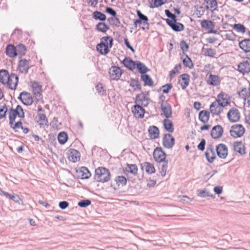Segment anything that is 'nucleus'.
I'll return each mask as SVG.
<instances>
[{"mask_svg": "<svg viewBox=\"0 0 250 250\" xmlns=\"http://www.w3.org/2000/svg\"><path fill=\"white\" fill-rule=\"evenodd\" d=\"M94 179L99 182H107L110 179V171L105 167H99L95 169Z\"/></svg>", "mask_w": 250, "mask_h": 250, "instance_id": "nucleus-1", "label": "nucleus"}, {"mask_svg": "<svg viewBox=\"0 0 250 250\" xmlns=\"http://www.w3.org/2000/svg\"><path fill=\"white\" fill-rule=\"evenodd\" d=\"M136 13L138 19L134 21L133 25L135 28H136L137 27L138 24H142L143 26L141 27V29L144 31H148L149 29L148 17L139 10H137Z\"/></svg>", "mask_w": 250, "mask_h": 250, "instance_id": "nucleus-2", "label": "nucleus"}, {"mask_svg": "<svg viewBox=\"0 0 250 250\" xmlns=\"http://www.w3.org/2000/svg\"><path fill=\"white\" fill-rule=\"evenodd\" d=\"M20 118L24 117V112L22 107L18 105L16 109H10L9 112V125L12 126L13 123L15 122V119L17 117Z\"/></svg>", "mask_w": 250, "mask_h": 250, "instance_id": "nucleus-3", "label": "nucleus"}, {"mask_svg": "<svg viewBox=\"0 0 250 250\" xmlns=\"http://www.w3.org/2000/svg\"><path fill=\"white\" fill-rule=\"evenodd\" d=\"M42 85L39 83L34 82L32 83V103L35 101L36 103L42 101Z\"/></svg>", "mask_w": 250, "mask_h": 250, "instance_id": "nucleus-4", "label": "nucleus"}, {"mask_svg": "<svg viewBox=\"0 0 250 250\" xmlns=\"http://www.w3.org/2000/svg\"><path fill=\"white\" fill-rule=\"evenodd\" d=\"M160 100H161V108L164 113V116L167 118H169L171 117L172 109L170 105L165 101V96L161 95L160 96Z\"/></svg>", "mask_w": 250, "mask_h": 250, "instance_id": "nucleus-5", "label": "nucleus"}, {"mask_svg": "<svg viewBox=\"0 0 250 250\" xmlns=\"http://www.w3.org/2000/svg\"><path fill=\"white\" fill-rule=\"evenodd\" d=\"M245 131V128L241 125H234L231 126L229 130L230 135L234 138H237L241 137L243 135Z\"/></svg>", "mask_w": 250, "mask_h": 250, "instance_id": "nucleus-6", "label": "nucleus"}, {"mask_svg": "<svg viewBox=\"0 0 250 250\" xmlns=\"http://www.w3.org/2000/svg\"><path fill=\"white\" fill-rule=\"evenodd\" d=\"M37 116L38 117V120L37 122L39 123L40 127H48V120L45 114L43 113L42 107L41 106L38 107Z\"/></svg>", "mask_w": 250, "mask_h": 250, "instance_id": "nucleus-7", "label": "nucleus"}, {"mask_svg": "<svg viewBox=\"0 0 250 250\" xmlns=\"http://www.w3.org/2000/svg\"><path fill=\"white\" fill-rule=\"evenodd\" d=\"M227 117L230 122H237L240 120V113L237 108H232L228 112Z\"/></svg>", "mask_w": 250, "mask_h": 250, "instance_id": "nucleus-8", "label": "nucleus"}, {"mask_svg": "<svg viewBox=\"0 0 250 250\" xmlns=\"http://www.w3.org/2000/svg\"><path fill=\"white\" fill-rule=\"evenodd\" d=\"M201 25L202 28L208 30V33H218L217 30L214 29L215 25V22L210 20H203L201 22Z\"/></svg>", "mask_w": 250, "mask_h": 250, "instance_id": "nucleus-9", "label": "nucleus"}, {"mask_svg": "<svg viewBox=\"0 0 250 250\" xmlns=\"http://www.w3.org/2000/svg\"><path fill=\"white\" fill-rule=\"evenodd\" d=\"M153 155L154 160L158 163L166 161V154L162 150L161 147H156L154 150Z\"/></svg>", "mask_w": 250, "mask_h": 250, "instance_id": "nucleus-10", "label": "nucleus"}, {"mask_svg": "<svg viewBox=\"0 0 250 250\" xmlns=\"http://www.w3.org/2000/svg\"><path fill=\"white\" fill-rule=\"evenodd\" d=\"M237 70L243 75L250 72V61L244 60L237 65Z\"/></svg>", "mask_w": 250, "mask_h": 250, "instance_id": "nucleus-11", "label": "nucleus"}, {"mask_svg": "<svg viewBox=\"0 0 250 250\" xmlns=\"http://www.w3.org/2000/svg\"><path fill=\"white\" fill-rule=\"evenodd\" d=\"M223 106H221L220 103L215 101L212 102L209 107L210 112L212 116L214 115H219L220 114L223 112Z\"/></svg>", "mask_w": 250, "mask_h": 250, "instance_id": "nucleus-12", "label": "nucleus"}, {"mask_svg": "<svg viewBox=\"0 0 250 250\" xmlns=\"http://www.w3.org/2000/svg\"><path fill=\"white\" fill-rule=\"evenodd\" d=\"M110 78L111 80L117 81L120 79L122 72L119 67L112 66L109 70Z\"/></svg>", "mask_w": 250, "mask_h": 250, "instance_id": "nucleus-13", "label": "nucleus"}, {"mask_svg": "<svg viewBox=\"0 0 250 250\" xmlns=\"http://www.w3.org/2000/svg\"><path fill=\"white\" fill-rule=\"evenodd\" d=\"M175 144V139L170 134H166L163 138V145L167 148H172Z\"/></svg>", "mask_w": 250, "mask_h": 250, "instance_id": "nucleus-14", "label": "nucleus"}, {"mask_svg": "<svg viewBox=\"0 0 250 250\" xmlns=\"http://www.w3.org/2000/svg\"><path fill=\"white\" fill-rule=\"evenodd\" d=\"M215 101L224 107L229 104L230 97L226 93L221 92L218 95Z\"/></svg>", "mask_w": 250, "mask_h": 250, "instance_id": "nucleus-15", "label": "nucleus"}, {"mask_svg": "<svg viewBox=\"0 0 250 250\" xmlns=\"http://www.w3.org/2000/svg\"><path fill=\"white\" fill-rule=\"evenodd\" d=\"M216 153L218 156L221 159H225L228 154V149L226 145L220 144L216 147Z\"/></svg>", "mask_w": 250, "mask_h": 250, "instance_id": "nucleus-16", "label": "nucleus"}, {"mask_svg": "<svg viewBox=\"0 0 250 250\" xmlns=\"http://www.w3.org/2000/svg\"><path fill=\"white\" fill-rule=\"evenodd\" d=\"M166 21L167 25L175 32H180L184 29V25L181 23L177 22V20L170 21L169 19H167Z\"/></svg>", "mask_w": 250, "mask_h": 250, "instance_id": "nucleus-17", "label": "nucleus"}, {"mask_svg": "<svg viewBox=\"0 0 250 250\" xmlns=\"http://www.w3.org/2000/svg\"><path fill=\"white\" fill-rule=\"evenodd\" d=\"M149 99L144 93H142L136 96L135 103L137 104H140L141 106H146L149 104Z\"/></svg>", "mask_w": 250, "mask_h": 250, "instance_id": "nucleus-18", "label": "nucleus"}, {"mask_svg": "<svg viewBox=\"0 0 250 250\" xmlns=\"http://www.w3.org/2000/svg\"><path fill=\"white\" fill-rule=\"evenodd\" d=\"M18 83V77L16 74H11L10 75L8 79L7 80V84L8 87L12 90H15L16 88Z\"/></svg>", "mask_w": 250, "mask_h": 250, "instance_id": "nucleus-19", "label": "nucleus"}, {"mask_svg": "<svg viewBox=\"0 0 250 250\" xmlns=\"http://www.w3.org/2000/svg\"><path fill=\"white\" fill-rule=\"evenodd\" d=\"M233 150L240 155L246 154V147L242 141H235L233 143Z\"/></svg>", "mask_w": 250, "mask_h": 250, "instance_id": "nucleus-20", "label": "nucleus"}, {"mask_svg": "<svg viewBox=\"0 0 250 250\" xmlns=\"http://www.w3.org/2000/svg\"><path fill=\"white\" fill-rule=\"evenodd\" d=\"M221 81V80L219 76L210 74L208 76L206 82L207 84L210 85L217 86L220 85Z\"/></svg>", "mask_w": 250, "mask_h": 250, "instance_id": "nucleus-21", "label": "nucleus"}, {"mask_svg": "<svg viewBox=\"0 0 250 250\" xmlns=\"http://www.w3.org/2000/svg\"><path fill=\"white\" fill-rule=\"evenodd\" d=\"M68 159L73 163L79 161L80 159L79 151L74 149H70L67 154Z\"/></svg>", "mask_w": 250, "mask_h": 250, "instance_id": "nucleus-22", "label": "nucleus"}, {"mask_svg": "<svg viewBox=\"0 0 250 250\" xmlns=\"http://www.w3.org/2000/svg\"><path fill=\"white\" fill-rule=\"evenodd\" d=\"M205 156L207 161L212 163L216 158L215 153L214 150V148L212 145H209L207 148L206 152H205Z\"/></svg>", "mask_w": 250, "mask_h": 250, "instance_id": "nucleus-23", "label": "nucleus"}, {"mask_svg": "<svg viewBox=\"0 0 250 250\" xmlns=\"http://www.w3.org/2000/svg\"><path fill=\"white\" fill-rule=\"evenodd\" d=\"M223 131V128L220 125H216L213 127L210 135L213 138L218 139L222 136Z\"/></svg>", "mask_w": 250, "mask_h": 250, "instance_id": "nucleus-24", "label": "nucleus"}, {"mask_svg": "<svg viewBox=\"0 0 250 250\" xmlns=\"http://www.w3.org/2000/svg\"><path fill=\"white\" fill-rule=\"evenodd\" d=\"M30 68L29 62L28 61L23 59L19 62L18 70L21 73L26 74Z\"/></svg>", "mask_w": 250, "mask_h": 250, "instance_id": "nucleus-25", "label": "nucleus"}, {"mask_svg": "<svg viewBox=\"0 0 250 250\" xmlns=\"http://www.w3.org/2000/svg\"><path fill=\"white\" fill-rule=\"evenodd\" d=\"M132 112L136 117L143 118L144 117L145 110L141 105L135 104L132 109Z\"/></svg>", "mask_w": 250, "mask_h": 250, "instance_id": "nucleus-26", "label": "nucleus"}, {"mask_svg": "<svg viewBox=\"0 0 250 250\" xmlns=\"http://www.w3.org/2000/svg\"><path fill=\"white\" fill-rule=\"evenodd\" d=\"M18 99L25 105H29L31 104V96L28 92L25 91L21 92Z\"/></svg>", "mask_w": 250, "mask_h": 250, "instance_id": "nucleus-27", "label": "nucleus"}, {"mask_svg": "<svg viewBox=\"0 0 250 250\" xmlns=\"http://www.w3.org/2000/svg\"><path fill=\"white\" fill-rule=\"evenodd\" d=\"M189 76L187 73L183 74L180 76L179 79V83L181 85V86L183 89H185L188 85L190 79Z\"/></svg>", "mask_w": 250, "mask_h": 250, "instance_id": "nucleus-28", "label": "nucleus"}, {"mask_svg": "<svg viewBox=\"0 0 250 250\" xmlns=\"http://www.w3.org/2000/svg\"><path fill=\"white\" fill-rule=\"evenodd\" d=\"M239 96L244 100L245 103H247L248 106H250V91L246 88H242L239 92Z\"/></svg>", "mask_w": 250, "mask_h": 250, "instance_id": "nucleus-29", "label": "nucleus"}, {"mask_svg": "<svg viewBox=\"0 0 250 250\" xmlns=\"http://www.w3.org/2000/svg\"><path fill=\"white\" fill-rule=\"evenodd\" d=\"M5 53L6 55L10 58H14L17 56V50H16V48L12 44L7 45Z\"/></svg>", "mask_w": 250, "mask_h": 250, "instance_id": "nucleus-30", "label": "nucleus"}, {"mask_svg": "<svg viewBox=\"0 0 250 250\" xmlns=\"http://www.w3.org/2000/svg\"><path fill=\"white\" fill-rule=\"evenodd\" d=\"M204 2L206 3L205 7L207 10L214 11L217 9L218 3L216 0H205Z\"/></svg>", "mask_w": 250, "mask_h": 250, "instance_id": "nucleus-31", "label": "nucleus"}, {"mask_svg": "<svg viewBox=\"0 0 250 250\" xmlns=\"http://www.w3.org/2000/svg\"><path fill=\"white\" fill-rule=\"evenodd\" d=\"M78 177L82 179H88L91 176V173L86 167H81L78 172Z\"/></svg>", "mask_w": 250, "mask_h": 250, "instance_id": "nucleus-32", "label": "nucleus"}, {"mask_svg": "<svg viewBox=\"0 0 250 250\" xmlns=\"http://www.w3.org/2000/svg\"><path fill=\"white\" fill-rule=\"evenodd\" d=\"M239 46L240 49L245 52H250V39H245L239 42Z\"/></svg>", "mask_w": 250, "mask_h": 250, "instance_id": "nucleus-33", "label": "nucleus"}, {"mask_svg": "<svg viewBox=\"0 0 250 250\" xmlns=\"http://www.w3.org/2000/svg\"><path fill=\"white\" fill-rule=\"evenodd\" d=\"M149 137L152 139L157 138L159 135V128L154 125L150 126L148 130Z\"/></svg>", "mask_w": 250, "mask_h": 250, "instance_id": "nucleus-34", "label": "nucleus"}, {"mask_svg": "<svg viewBox=\"0 0 250 250\" xmlns=\"http://www.w3.org/2000/svg\"><path fill=\"white\" fill-rule=\"evenodd\" d=\"M136 62H137V61H133L128 57H125L123 61V63L124 66L131 70H132L136 67Z\"/></svg>", "mask_w": 250, "mask_h": 250, "instance_id": "nucleus-35", "label": "nucleus"}, {"mask_svg": "<svg viewBox=\"0 0 250 250\" xmlns=\"http://www.w3.org/2000/svg\"><path fill=\"white\" fill-rule=\"evenodd\" d=\"M96 49L102 55H106L110 51L108 46L105 45L103 41L101 42L99 44H97Z\"/></svg>", "mask_w": 250, "mask_h": 250, "instance_id": "nucleus-36", "label": "nucleus"}, {"mask_svg": "<svg viewBox=\"0 0 250 250\" xmlns=\"http://www.w3.org/2000/svg\"><path fill=\"white\" fill-rule=\"evenodd\" d=\"M209 119V112L207 110H202L199 113V119L202 123L206 124Z\"/></svg>", "mask_w": 250, "mask_h": 250, "instance_id": "nucleus-37", "label": "nucleus"}, {"mask_svg": "<svg viewBox=\"0 0 250 250\" xmlns=\"http://www.w3.org/2000/svg\"><path fill=\"white\" fill-rule=\"evenodd\" d=\"M136 67L142 75L146 74V73L149 71L148 68L145 64L140 61H137V62H136Z\"/></svg>", "mask_w": 250, "mask_h": 250, "instance_id": "nucleus-38", "label": "nucleus"}, {"mask_svg": "<svg viewBox=\"0 0 250 250\" xmlns=\"http://www.w3.org/2000/svg\"><path fill=\"white\" fill-rule=\"evenodd\" d=\"M163 124L165 129L168 132L172 133L174 131L173 125L172 122L168 119V118L164 119Z\"/></svg>", "mask_w": 250, "mask_h": 250, "instance_id": "nucleus-39", "label": "nucleus"}, {"mask_svg": "<svg viewBox=\"0 0 250 250\" xmlns=\"http://www.w3.org/2000/svg\"><path fill=\"white\" fill-rule=\"evenodd\" d=\"M9 76L7 70L4 69L0 70V82L3 84H6Z\"/></svg>", "mask_w": 250, "mask_h": 250, "instance_id": "nucleus-40", "label": "nucleus"}, {"mask_svg": "<svg viewBox=\"0 0 250 250\" xmlns=\"http://www.w3.org/2000/svg\"><path fill=\"white\" fill-rule=\"evenodd\" d=\"M167 0H151L149 2V7L154 8L161 6L166 3Z\"/></svg>", "mask_w": 250, "mask_h": 250, "instance_id": "nucleus-41", "label": "nucleus"}, {"mask_svg": "<svg viewBox=\"0 0 250 250\" xmlns=\"http://www.w3.org/2000/svg\"><path fill=\"white\" fill-rule=\"evenodd\" d=\"M141 79L145 83V85L152 86L154 82L151 77L147 74L141 75Z\"/></svg>", "mask_w": 250, "mask_h": 250, "instance_id": "nucleus-42", "label": "nucleus"}, {"mask_svg": "<svg viewBox=\"0 0 250 250\" xmlns=\"http://www.w3.org/2000/svg\"><path fill=\"white\" fill-rule=\"evenodd\" d=\"M93 18L96 20H99L101 21H104L106 20V16L104 13L96 11L93 13L92 14Z\"/></svg>", "mask_w": 250, "mask_h": 250, "instance_id": "nucleus-43", "label": "nucleus"}, {"mask_svg": "<svg viewBox=\"0 0 250 250\" xmlns=\"http://www.w3.org/2000/svg\"><path fill=\"white\" fill-rule=\"evenodd\" d=\"M125 170L133 175H136L137 173L138 167L135 164H127Z\"/></svg>", "mask_w": 250, "mask_h": 250, "instance_id": "nucleus-44", "label": "nucleus"}, {"mask_svg": "<svg viewBox=\"0 0 250 250\" xmlns=\"http://www.w3.org/2000/svg\"><path fill=\"white\" fill-rule=\"evenodd\" d=\"M68 139V136L66 132H61L59 133L58 136V140L59 143L61 145L64 144Z\"/></svg>", "mask_w": 250, "mask_h": 250, "instance_id": "nucleus-45", "label": "nucleus"}, {"mask_svg": "<svg viewBox=\"0 0 250 250\" xmlns=\"http://www.w3.org/2000/svg\"><path fill=\"white\" fill-rule=\"evenodd\" d=\"M202 52H204V54L206 56H208L211 58H213L216 55V51L215 49L212 48H202Z\"/></svg>", "mask_w": 250, "mask_h": 250, "instance_id": "nucleus-46", "label": "nucleus"}, {"mask_svg": "<svg viewBox=\"0 0 250 250\" xmlns=\"http://www.w3.org/2000/svg\"><path fill=\"white\" fill-rule=\"evenodd\" d=\"M146 171L148 174L155 173V169L154 166L149 162H145L144 166Z\"/></svg>", "mask_w": 250, "mask_h": 250, "instance_id": "nucleus-47", "label": "nucleus"}, {"mask_svg": "<svg viewBox=\"0 0 250 250\" xmlns=\"http://www.w3.org/2000/svg\"><path fill=\"white\" fill-rule=\"evenodd\" d=\"M102 41H103V42L105 45L108 46V48L112 47L113 40L111 37H104L101 39V42Z\"/></svg>", "mask_w": 250, "mask_h": 250, "instance_id": "nucleus-48", "label": "nucleus"}, {"mask_svg": "<svg viewBox=\"0 0 250 250\" xmlns=\"http://www.w3.org/2000/svg\"><path fill=\"white\" fill-rule=\"evenodd\" d=\"M130 85L133 88L134 91L140 90L141 89V85L138 79H131Z\"/></svg>", "mask_w": 250, "mask_h": 250, "instance_id": "nucleus-49", "label": "nucleus"}, {"mask_svg": "<svg viewBox=\"0 0 250 250\" xmlns=\"http://www.w3.org/2000/svg\"><path fill=\"white\" fill-rule=\"evenodd\" d=\"M186 58L183 59V63L186 67H187L190 69L192 68L193 67V62L190 58L188 56L185 54Z\"/></svg>", "mask_w": 250, "mask_h": 250, "instance_id": "nucleus-50", "label": "nucleus"}, {"mask_svg": "<svg viewBox=\"0 0 250 250\" xmlns=\"http://www.w3.org/2000/svg\"><path fill=\"white\" fill-rule=\"evenodd\" d=\"M108 29L109 27L104 22H99L96 25V29L99 32L105 33Z\"/></svg>", "mask_w": 250, "mask_h": 250, "instance_id": "nucleus-51", "label": "nucleus"}, {"mask_svg": "<svg viewBox=\"0 0 250 250\" xmlns=\"http://www.w3.org/2000/svg\"><path fill=\"white\" fill-rule=\"evenodd\" d=\"M16 50H17V56L19 55L21 57L23 55H25L26 52V47L22 44H18L16 47Z\"/></svg>", "mask_w": 250, "mask_h": 250, "instance_id": "nucleus-52", "label": "nucleus"}, {"mask_svg": "<svg viewBox=\"0 0 250 250\" xmlns=\"http://www.w3.org/2000/svg\"><path fill=\"white\" fill-rule=\"evenodd\" d=\"M168 167V161H166L163 162V164L161 166H160V173H161V176H165L166 174V172L167 171Z\"/></svg>", "mask_w": 250, "mask_h": 250, "instance_id": "nucleus-53", "label": "nucleus"}, {"mask_svg": "<svg viewBox=\"0 0 250 250\" xmlns=\"http://www.w3.org/2000/svg\"><path fill=\"white\" fill-rule=\"evenodd\" d=\"M233 29L237 32H240L243 34L246 32V28L244 25L241 23L234 24L233 25Z\"/></svg>", "mask_w": 250, "mask_h": 250, "instance_id": "nucleus-54", "label": "nucleus"}, {"mask_svg": "<svg viewBox=\"0 0 250 250\" xmlns=\"http://www.w3.org/2000/svg\"><path fill=\"white\" fill-rule=\"evenodd\" d=\"M115 181L116 184L118 185H121L124 186L126 185L127 183V179L126 178L123 176H118L115 178Z\"/></svg>", "mask_w": 250, "mask_h": 250, "instance_id": "nucleus-55", "label": "nucleus"}, {"mask_svg": "<svg viewBox=\"0 0 250 250\" xmlns=\"http://www.w3.org/2000/svg\"><path fill=\"white\" fill-rule=\"evenodd\" d=\"M95 88L100 95L104 96L106 95V90L104 88L102 83H98Z\"/></svg>", "mask_w": 250, "mask_h": 250, "instance_id": "nucleus-56", "label": "nucleus"}, {"mask_svg": "<svg viewBox=\"0 0 250 250\" xmlns=\"http://www.w3.org/2000/svg\"><path fill=\"white\" fill-rule=\"evenodd\" d=\"M181 68L182 65L181 63L176 64L174 68L169 72V77L170 78H172L173 77V75L178 73L179 71L181 69Z\"/></svg>", "mask_w": 250, "mask_h": 250, "instance_id": "nucleus-57", "label": "nucleus"}, {"mask_svg": "<svg viewBox=\"0 0 250 250\" xmlns=\"http://www.w3.org/2000/svg\"><path fill=\"white\" fill-rule=\"evenodd\" d=\"M91 204V202L89 199L82 200L79 201L78 203L79 207L81 208H85L89 206Z\"/></svg>", "mask_w": 250, "mask_h": 250, "instance_id": "nucleus-58", "label": "nucleus"}, {"mask_svg": "<svg viewBox=\"0 0 250 250\" xmlns=\"http://www.w3.org/2000/svg\"><path fill=\"white\" fill-rule=\"evenodd\" d=\"M198 195L201 197H213V195H210L208 191L206 189H199L198 190Z\"/></svg>", "mask_w": 250, "mask_h": 250, "instance_id": "nucleus-59", "label": "nucleus"}, {"mask_svg": "<svg viewBox=\"0 0 250 250\" xmlns=\"http://www.w3.org/2000/svg\"><path fill=\"white\" fill-rule=\"evenodd\" d=\"M225 38L226 40L234 41L236 38V35L233 32L229 31L225 35Z\"/></svg>", "mask_w": 250, "mask_h": 250, "instance_id": "nucleus-60", "label": "nucleus"}, {"mask_svg": "<svg viewBox=\"0 0 250 250\" xmlns=\"http://www.w3.org/2000/svg\"><path fill=\"white\" fill-rule=\"evenodd\" d=\"M16 132L18 131L19 129H23L22 123L21 121H18L15 124L13 123L12 126H10Z\"/></svg>", "mask_w": 250, "mask_h": 250, "instance_id": "nucleus-61", "label": "nucleus"}, {"mask_svg": "<svg viewBox=\"0 0 250 250\" xmlns=\"http://www.w3.org/2000/svg\"><path fill=\"white\" fill-rule=\"evenodd\" d=\"M7 111V108L5 104H4L0 107V119L5 117Z\"/></svg>", "mask_w": 250, "mask_h": 250, "instance_id": "nucleus-62", "label": "nucleus"}, {"mask_svg": "<svg viewBox=\"0 0 250 250\" xmlns=\"http://www.w3.org/2000/svg\"><path fill=\"white\" fill-rule=\"evenodd\" d=\"M172 88V84L171 83H167L162 86L163 92L164 93H168L170 90Z\"/></svg>", "mask_w": 250, "mask_h": 250, "instance_id": "nucleus-63", "label": "nucleus"}, {"mask_svg": "<svg viewBox=\"0 0 250 250\" xmlns=\"http://www.w3.org/2000/svg\"><path fill=\"white\" fill-rule=\"evenodd\" d=\"M180 47L181 49L184 52L188 51L189 46L188 44L184 40H182L180 42Z\"/></svg>", "mask_w": 250, "mask_h": 250, "instance_id": "nucleus-64", "label": "nucleus"}]
</instances>
